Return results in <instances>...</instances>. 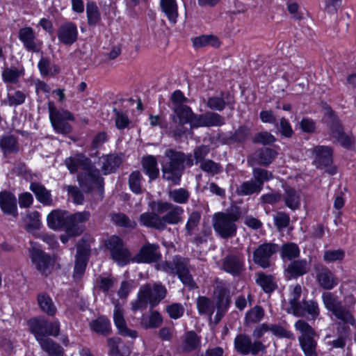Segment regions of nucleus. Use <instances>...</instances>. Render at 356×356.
Listing matches in <instances>:
<instances>
[{
	"mask_svg": "<svg viewBox=\"0 0 356 356\" xmlns=\"http://www.w3.org/2000/svg\"><path fill=\"white\" fill-rule=\"evenodd\" d=\"M222 268L232 275H238L243 268V262L239 257L229 255L224 259Z\"/></svg>",
	"mask_w": 356,
	"mask_h": 356,
	"instance_id": "obj_30",
	"label": "nucleus"
},
{
	"mask_svg": "<svg viewBox=\"0 0 356 356\" xmlns=\"http://www.w3.org/2000/svg\"><path fill=\"white\" fill-rule=\"evenodd\" d=\"M113 321L119 333L125 337L135 339L138 337L136 330L129 329L124 318L123 309L119 305H115L113 314Z\"/></svg>",
	"mask_w": 356,
	"mask_h": 356,
	"instance_id": "obj_20",
	"label": "nucleus"
},
{
	"mask_svg": "<svg viewBox=\"0 0 356 356\" xmlns=\"http://www.w3.org/2000/svg\"><path fill=\"white\" fill-rule=\"evenodd\" d=\"M120 343V339L115 338H110L108 339V345L110 348L109 355L111 356H122L118 350V346Z\"/></svg>",
	"mask_w": 356,
	"mask_h": 356,
	"instance_id": "obj_63",
	"label": "nucleus"
},
{
	"mask_svg": "<svg viewBox=\"0 0 356 356\" xmlns=\"http://www.w3.org/2000/svg\"><path fill=\"white\" fill-rule=\"evenodd\" d=\"M322 300L325 307L332 313L335 318L344 324H348L356 327V321L350 310L351 307L355 305L353 297L346 298L347 307L341 305L337 296L330 292H324L322 294Z\"/></svg>",
	"mask_w": 356,
	"mask_h": 356,
	"instance_id": "obj_3",
	"label": "nucleus"
},
{
	"mask_svg": "<svg viewBox=\"0 0 356 356\" xmlns=\"http://www.w3.org/2000/svg\"><path fill=\"white\" fill-rule=\"evenodd\" d=\"M294 327L300 334L298 341L305 355L306 356H317L315 350L316 342L314 339L316 336L314 330L302 320L296 321Z\"/></svg>",
	"mask_w": 356,
	"mask_h": 356,
	"instance_id": "obj_6",
	"label": "nucleus"
},
{
	"mask_svg": "<svg viewBox=\"0 0 356 356\" xmlns=\"http://www.w3.org/2000/svg\"><path fill=\"white\" fill-rule=\"evenodd\" d=\"M0 207L3 213L16 216L17 207L15 195L8 192L0 193Z\"/></svg>",
	"mask_w": 356,
	"mask_h": 356,
	"instance_id": "obj_24",
	"label": "nucleus"
},
{
	"mask_svg": "<svg viewBox=\"0 0 356 356\" xmlns=\"http://www.w3.org/2000/svg\"><path fill=\"white\" fill-rule=\"evenodd\" d=\"M319 285L325 289L330 290L338 284L337 277L327 268H323L316 276Z\"/></svg>",
	"mask_w": 356,
	"mask_h": 356,
	"instance_id": "obj_28",
	"label": "nucleus"
},
{
	"mask_svg": "<svg viewBox=\"0 0 356 356\" xmlns=\"http://www.w3.org/2000/svg\"><path fill=\"white\" fill-rule=\"evenodd\" d=\"M192 41L195 48H202L208 45L218 47L220 44L218 38L213 35H202L193 38Z\"/></svg>",
	"mask_w": 356,
	"mask_h": 356,
	"instance_id": "obj_33",
	"label": "nucleus"
},
{
	"mask_svg": "<svg viewBox=\"0 0 356 356\" xmlns=\"http://www.w3.org/2000/svg\"><path fill=\"white\" fill-rule=\"evenodd\" d=\"M86 13L89 25H95L100 19V14L97 6L92 2L86 5Z\"/></svg>",
	"mask_w": 356,
	"mask_h": 356,
	"instance_id": "obj_50",
	"label": "nucleus"
},
{
	"mask_svg": "<svg viewBox=\"0 0 356 356\" xmlns=\"http://www.w3.org/2000/svg\"><path fill=\"white\" fill-rule=\"evenodd\" d=\"M257 282L266 293H270L275 289V283L271 275L261 273L258 275Z\"/></svg>",
	"mask_w": 356,
	"mask_h": 356,
	"instance_id": "obj_46",
	"label": "nucleus"
},
{
	"mask_svg": "<svg viewBox=\"0 0 356 356\" xmlns=\"http://www.w3.org/2000/svg\"><path fill=\"white\" fill-rule=\"evenodd\" d=\"M115 112L116 127L119 129L127 128L130 123L128 116L125 113L117 111L116 110H115Z\"/></svg>",
	"mask_w": 356,
	"mask_h": 356,
	"instance_id": "obj_61",
	"label": "nucleus"
},
{
	"mask_svg": "<svg viewBox=\"0 0 356 356\" xmlns=\"http://www.w3.org/2000/svg\"><path fill=\"white\" fill-rule=\"evenodd\" d=\"M24 74L22 67H5L1 72L3 81L6 83H16Z\"/></svg>",
	"mask_w": 356,
	"mask_h": 356,
	"instance_id": "obj_31",
	"label": "nucleus"
},
{
	"mask_svg": "<svg viewBox=\"0 0 356 356\" xmlns=\"http://www.w3.org/2000/svg\"><path fill=\"white\" fill-rule=\"evenodd\" d=\"M16 140L12 136L3 137L0 140V147L5 152H11L15 149Z\"/></svg>",
	"mask_w": 356,
	"mask_h": 356,
	"instance_id": "obj_59",
	"label": "nucleus"
},
{
	"mask_svg": "<svg viewBox=\"0 0 356 356\" xmlns=\"http://www.w3.org/2000/svg\"><path fill=\"white\" fill-rule=\"evenodd\" d=\"M197 306L199 313L201 314H206L210 317L213 314L215 310V305L213 302L204 296L199 297L197 300Z\"/></svg>",
	"mask_w": 356,
	"mask_h": 356,
	"instance_id": "obj_43",
	"label": "nucleus"
},
{
	"mask_svg": "<svg viewBox=\"0 0 356 356\" xmlns=\"http://www.w3.org/2000/svg\"><path fill=\"white\" fill-rule=\"evenodd\" d=\"M19 39L29 51H38L41 47V42L35 40L34 31L31 27L21 29L19 31Z\"/></svg>",
	"mask_w": 356,
	"mask_h": 356,
	"instance_id": "obj_21",
	"label": "nucleus"
},
{
	"mask_svg": "<svg viewBox=\"0 0 356 356\" xmlns=\"http://www.w3.org/2000/svg\"><path fill=\"white\" fill-rule=\"evenodd\" d=\"M345 252L341 249L327 250L323 254V261L327 264L339 262L343 259Z\"/></svg>",
	"mask_w": 356,
	"mask_h": 356,
	"instance_id": "obj_47",
	"label": "nucleus"
},
{
	"mask_svg": "<svg viewBox=\"0 0 356 356\" xmlns=\"http://www.w3.org/2000/svg\"><path fill=\"white\" fill-rule=\"evenodd\" d=\"M66 212L63 210L55 209L51 211L47 217L48 227L54 230L61 228L65 224L67 225Z\"/></svg>",
	"mask_w": 356,
	"mask_h": 356,
	"instance_id": "obj_27",
	"label": "nucleus"
},
{
	"mask_svg": "<svg viewBox=\"0 0 356 356\" xmlns=\"http://www.w3.org/2000/svg\"><path fill=\"white\" fill-rule=\"evenodd\" d=\"M30 190L35 194L36 199L44 205L50 206L53 200L49 191L38 183H31Z\"/></svg>",
	"mask_w": 356,
	"mask_h": 356,
	"instance_id": "obj_29",
	"label": "nucleus"
},
{
	"mask_svg": "<svg viewBox=\"0 0 356 356\" xmlns=\"http://www.w3.org/2000/svg\"><path fill=\"white\" fill-rule=\"evenodd\" d=\"M165 294L166 289L163 286L159 284H154L152 286L147 284L140 289L137 300L132 303V309H145L147 304L154 307L164 298Z\"/></svg>",
	"mask_w": 356,
	"mask_h": 356,
	"instance_id": "obj_4",
	"label": "nucleus"
},
{
	"mask_svg": "<svg viewBox=\"0 0 356 356\" xmlns=\"http://www.w3.org/2000/svg\"><path fill=\"white\" fill-rule=\"evenodd\" d=\"M166 311L170 318L177 319L183 316L185 309L180 303H172L167 307Z\"/></svg>",
	"mask_w": 356,
	"mask_h": 356,
	"instance_id": "obj_57",
	"label": "nucleus"
},
{
	"mask_svg": "<svg viewBox=\"0 0 356 356\" xmlns=\"http://www.w3.org/2000/svg\"><path fill=\"white\" fill-rule=\"evenodd\" d=\"M121 158L115 155L102 157V171L104 175L112 173L121 163Z\"/></svg>",
	"mask_w": 356,
	"mask_h": 356,
	"instance_id": "obj_38",
	"label": "nucleus"
},
{
	"mask_svg": "<svg viewBox=\"0 0 356 356\" xmlns=\"http://www.w3.org/2000/svg\"><path fill=\"white\" fill-rule=\"evenodd\" d=\"M159 257L158 245L147 244L141 248L136 260L138 262L149 263L156 261Z\"/></svg>",
	"mask_w": 356,
	"mask_h": 356,
	"instance_id": "obj_26",
	"label": "nucleus"
},
{
	"mask_svg": "<svg viewBox=\"0 0 356 356\" xmlns=\"http://www.w3.org/2000/svg\"><path fill=\"white\" fill-rule=\"evenodd\" d=\"M29 257L38 270L44 275L50 273L53 266V260L41 250L38 244L31 243Z\"/></svg>",
	"mask_w": 356,
	"mask_h": 356,
	"instance_id": "obj_9",
	"label": "nucleus"
},
{
	"mask_svg": "<svg viewBox=\"0 0 356 356\" xmlns=\"http://www.w3.org/2000/svg\"><path fill=\"white\" fill-rule=\"evenodd\" d=\"M289 290L288 298L283 302V307L289 314L298 317L304 316L305 311L299 301L302 293L301 286L296 284L290 287Z\"/></svg>",
	"mask_w": 356,
	"mask_h": 356,
	"instance_id": "obj_10",
	"label": "nucleus"
},
{
	"mask_svg": "<svg viewBox=\"0 0 356 356\" xmlns=\"http://www.w3.org/2000/svg\"><path fill=\"white\" fill-rule=\"evenodd\" d=\"M140 180L141 175L138 171L132 172L129 177V184L130 189L136 194L140 193L142 191Z\"/></svg>",
	"mask_w": 356,
	"mask_h": 356,
	"instance_id": "obj_56",
	"label": "nucleus"
},
{
	"mask_svg": "<svg viewBox=\"0 0 356 356\" xmlns=\"http://www.w3.org/2000/svg\"><path fill=\"white\" fill-rule=\"evenodd\" d=\"M90 326L91 329L95 332L103 334H108L111 329V323L109 320L104 316L99 317L97 319L92 321L90 323Z\"/></svg>",
	"mask_w": 356,
	"mask_h": 356,
	"instance_id": "obj_42",
	"label": "nucleus"
},
{
	"mask_svg": "<svg viewBox=\"0 0 356 356\" xmlns=\"http://www.w3.org/2000/svg\"><path fill=\"white\" fill-rule=\"evenodd\" d=\"M24 221L26 222L25 229L28 232L34 233L40 227V214L38 211L30 212L26 215Z\"/></svg>",
	"mask_w": 356,
	"mask_h": 356,
	"instance_id": "obj_39",
	"label": "nucleus"
},
{
	"mask_svg": "<svg viewBox=\"0 0 356 356\" xmlns=\"http://www.w3.org/2000/svg\"><path fill=\"white\" fill-rule=\"evenodd\" d=\"M40 345L42 349L51 356H63V348L49 338L41 341Z\"/></svg>",
	"mask_w": 356,
	"mask_h": 356,
	"instance_id": "obj_41",
	"label": "nucleus"
},
{
	"mask_svg": "<svg viewBox=\"0 0 356 356\" xmlns=\"http://www.w3.org/2000/svg\"><path fill=\"white\" fill-rule=\"evenodd\" d=\"M238 219V213H216L213 216V229L223 238L233 237L236 232V222Z\"/></svg>",
	"mask_w": 356,
	"mask_h": 356,
	"instance_id": "obj_5",
	"label": "nucleus"
},
{
	"mask_svg": "<svg viewBox=\"0 0 356 356\" xmlns=\"http://www.w3.org/2000/svg\"><path fill=\"white\" fill-rule=\"evenodd\" d=\"M112 221L117 225L126 227V228H134L136 225L135 221L131 220L124 213H113L111 215Z\"/></svg>",
	"mask_w": 356,
	"mask_h": 356,
	"instance_id": "obj_49",
	"label": "nucleus"
},
{
	"mask_svg": "<svg viewBox=\"0 0 356 356\" xmlns=\"http://www.w3.org/2000/svg\"><path fill=\"white\" fill-rule=\"evenodd\" d=\"M175 113L177 117L179 118V122L181 124L188 123L191 118L193 113L191 109L184 105H178L173 106Z\"/></svg>",
	"mask_w": 356,
	"mask_h": 356,
	"instance_id": "obj_45",
	"label": "nucleus"
},
{
	"mask_svg": "<svg viewBox=\"0 0 356 356\" xmlns=\"http://www.w3.org/2000/svg\"><path fill=\"white\" fill-rule=\"evenodd\" d=\"M69 196L72 198L73 202L76 204H81L83 202V195L76 186H67Z\"/></svg>",
	"mask_w": 356,
	"mask_h": 356,
	"instance_id": "obj_62",
	"label": "nucleus"
},
{
	"mask_svg": "<svg viewBox=\"0 0 356 356\" xmlns=\"http://www.w3.org/2000/svg\"><path fill=\"white\" fill-rule=\"evenodd\" d=\"M90 248L85 243L83 245H79L77 247V253L76 256V262L74 270L73 277L75 280H79L83 275L87 261L88 259Z\"/></svg>",
	"mask_w": 356,
	"mask_h": 356,
	"instance_id": "obj_18",
	"label": "nucleus"
},
{
	"mask_svg": "<svg viewBox=\"0 0 356 356\" xmlns=\"http://www.w3.org/2000/svg\"><path fill=\"white\" fill-rule=\"evenodd\" d=\"M38 302L40 308L49 316H54L56 313V307L52 299L46 293H40L38 296Z\"/></svg>",
	"mask_w": 356,
	"mask_h": 356,
	"instance_id": "obj_36",
	"label": "nucleus"
},
{
	"mask_svg": "<svg viewBox=\"0 0 356 356\" xmlns=\"http://www.w3.org/2000/svg\"><path fill=\"white\" fill-rule=\"evenodd\" d=\"M277 246L272 243H264L254 252V261L262 268L270 266L269 259L277 251Z\"/></svg>",
	"mask_w": 356,
	"mask_h": 356,
	"instance_id": "obj_17",
	"label": "nucleus"
},
{
	"mask_svg": "<svg viewBox=\"0 0 356 356\" xmlns=\"http://www.w3.org/2000/svg\"><path fill=\"white\" fill-rule=\"evenodd\" d=\"M169 197L179 204H184L189 197L188 192L184 188H178L169 192Z\"/></svg>",
	"mask_w": 356,
	"mask_h": 356,
	"instance_id": "obj_54",
	"label": "nucleus"
},
{
	"mask_svg": "<svg viewBox=\"0 0 356 356\" xmlns=\"http://www.w3.org/2000/svg\"><path fill=\"white\" fill-rule=\"evenodd\" d=\"M143 166L145 173L151 179L157 177L159 175V168H157V162L154 156H148L143 159Z\"/></svg>",
	"mask_w": 356,
	"mask_h": 356,
	"instance_id": "obj_40",
	"label": "nucleus"
},
{
	"mask_svg": "<svg viewBox=\"0 0 356 356\" xmlns=\"http://www.w3.org/2000/svg\"><path fill=\"white\" fill-rule=\"evenodd\" d=\"M161 6L169 21L173 24L176 23L178 16L176 0H161Z\"/></svg>",
	"mask_w": 356,
	"mask_h": 356,
	"instance_id": "obj_34",
	"label": "nucleus"
},
{
	"mask_svg": "<svg viewBox=\"0 0 356 356\" xmlns=\"http://www.w3.org/2000/svg\"><path fill=\"white\" fill-rule=\"evenodd\" d=\"M49 119L54 130L60 134H68L71 126L67 121H73V115L67 110H58L51 103L49 104Z\"/></svg>",
	"mask_w": 356,
	"mask_h": 356,
	"instance_id": "obj_7",
	"label": "nucleus"
},
{
	"mask_svg": "<svg viewBox=\"0 0 356 356\" xmlns=\"http://www.w3.org/2000/svg\"><path fill=\"white\" fill-rule=\"evenodd\" d=\"M275 140V137L268 132L259 133L255 138L254 141L264 145L270 144Z\"/></svg>",
	"mask_w": 356,
	"mask_h": 356,
	"instance_id": "obj_64",
	"label": "nucleus"
},
{
	"mask_svg": "<svg viewBox=\"0 0 356 356\" xmlns=\"http://www.w3.org/2000/svg\"><path fill=\"white\" fill-rule=\"evenodd\" d=\"M200 168L211 175L218 174L222 170V167L219 164L213 162L211 160L202 161L200 164Z\"/></svg>",
	"mask_w": 356,
	"mask_h": 356,
	"instance_id": "obj_55",
	"label": "nucleus"
},
{
	"mask_svg": "<svg viewBox=\"0 0 356 356\" xmlns=\"http://www.w3.org/2000/svg\"><path fill=\"white\" fill-rule=\"evenodd\" d=\"M162 323V317L157 312H152L149 316H143L141 325L145 328H154Z\"/></svg>",
	"mask_w": 356,
	"mask_h": 356,
	"instance_id": "obj_44",
	"label": "nucleus"
},
{
	"mask_svg": "<svg viewBox=\"0 0 356 356\" xmlns=\"http://www.w3.org/2000/svg\"><path fill=\"white\" fill-rule=\"evenodd\" d=\"M156 210L159 213L167 212L165 216L161 217L163 229H165L167 224L175 225L179 223L184 213V209L181 207L165 202H158L156 203Z\"/></svg>",
	"mask_w": 356,
	"mask_h": 356,
	"instance_id": "obj_11",
	"label": "nucleus"
},
{
	"mask_svg": "<svg viewBox=\"0 0 356 356\" xmlns=\"http://www.w3.org/2000/svg\"><path fill=\"white\" fill-rule=\"evenodd\" d=\"M28 325L30 331L35 335L36 340L40 343L41 341L46 339V329L47 327V322L44 319L32 318L29 321Z\"/></svg>",
	"mask_w": 356,
	"mask_h": 356,
	"instance_id": "obj_25",
	"label": "nucleus"
},
{
	"mask_svg": "<svg viewBox=\"0 0 356 356\" xmlns=\"http://www.w3.org/2000/svg\"><path fill=\"white\" fill-rule=\"evenodd\" d=\"M204 127L220 126L224 124V119L219 114L208 113L203 115Z\"/></svg>",
	"mask_w": 356,
	"mask_h": 356,
	"instance_id": "obj_52",
	"label": "nucleus"
},
{
	"mask_svg": "<svg viewBox=\"0 0 356 356\" xmlns=\"http://www.w3.org/2000/svg\"><path fill=\"white\" fill-rule=\"evenodd\" d=\"M310 264L305 259L296 260L290 263L285 270L288 279L296 278L309 272Z\"/></svg>",
	"mask_w": 356,
	"mask_h": 356,
	"instance_id": "obj_22",
	"label": "nucleus"
},
{
	"mask_svg": "<svg viewBox=\"0 0 356 356\" xmlns=\"http://www.w3.org/2000/svg\"><path fill=\"white\" fill-rule=\"evenodd\" d=\"M277 153L275 150L270 148H264L255 152L253 159L258 164L268 165L276 156Z\"/></svg>",
	"mask_w": 356,
	"mask_h": 356,
	"instance_id": "obj_35",
	"label": "nucleus"
},
{
	"mask_svg": "<svg viewBox=\"0 0 356 356\" xmlns=\"http://www.w3.org/2000/svg\"><path fill=\"white\" fill-rule=\"evenodd\" d=\"M234 346L238 353L244 355H257L264 349L262 343L257 341L252 343L251 339L244 334H239L235 338Z\"/></svg>",
	"mask_w": 356,
	"mask_h": 356,
	"instance_id": "obj_14",
	"label": "nucleus"
},
{
	"mask_svg": "<svg viewBox=\"0 0 356 356\" xmlns=\"http://www.w3.org/2000/svg\"><path fill=\"white\" fill-rule=\"evenodd\" d=\"M193 164L191 155L186 156L184 154L173 150H168L162 161V170L163 178L179 184L181 172L184 167H191Z\"/></svg>",
	"mask_w": 356,
	"mask_h": 356,
	"instance_id": "obj_2",
	"label": "nucleus"
},
{
	"mask_svg": "<svg viewBox=\"0 0 356 356\" xmlns=\"http://www.w3.org/2000/svg\"><path fill=\"white\" fill-rule=\"evenodd\" d=\"M252 175L254 180L261 184V188H263L264 182L268 181L273 179V174L264 169L259 168H255L252 170Z\"/></svg>",
	"mask_w": 356,
	"mask_h": 356,
	"instance_id": "obj_53",
	"label": "nucleus"
},
{
	"mask_svg": "<svg viewBox=\"0 0 356 356\" xmlns=\"http://www.w3.org/2000/svg\"><path fill=\"white\" fill-rule=\"evenodd\" d=\"M314 163L317 168L325 169L330 174L335 173V168H330L332 163V151L331 148L326 146H318L314 148Z\"/></svg>",
	"mask_w": 356,
	"mask_h": 356,
	"instance_id": "obj_13",
	"label": "nucleus"
},
{
	"mask_svg": "<svg viewBox=\"0 0 356 356\" xmlns=\"http://www.w3.org/2000/svg\"><path fill=\"white\" fill-rule=\"evenodd\" d=\"M302 307L305 309V314L307 313L309 315L312 316L313 318H316L319 314V308L317 302L309 300L304 301L301 303Z\"/></svg>",
	"mask_w": 356,
	"mask_h": 356,
	"instance_id": "obj_60",
	"label": "nucleus"
},
{
	"mask_svg": "<svg viewBox=\"0 0 356 356\" xmlns=\"http://www.w3.org/2000/svg\"><path fill=\"white\" fill-rule=\"evenodd\" d=\"M106 248L110 251L113 260L120 266H124L130 261V253L124 247L122 240L113 235L105 241Z\"/></svg>",
	"mask_w": 356,
	"mask_h": 356,
	"instance_id": "obj_8",
	"label": "nucleus"
},
{
	"mask_svg": "<svg viewBox=\"0 0 356 356\" xmlns=\"http://www.w3.org/2000/svg\"><path fill=\"white\" fill-rule=\"evenodd\" d=\"M57 35L60 42L67 45L73 44L78 36L76 25L71 22L61 24L58 28Z\"/></svg>",
	"mask_w": 356,
	"mask_h": 356,
	"instance_id": "obj_19",
	"label": "nucleus"
},
{
	"mask_svg": "<svg viewBox=\"0 0 356 356\" xmlns=\"http://www.w3.org/2000/svg\"><path fill=\"white\" fill-rule=\"evenodd\" d=\"M300 250L298 245L293 243L283 245L281 249V256L283 259H291L298 257Z\"/></svg>",
	"mask_w": 356,
	"mask_h": 356,
	"instance_id": "obj_48",
	"label": "nucleus"
},
{
	"mask_svg": "<svg viewBox=\"0 0 356 356\" xmlns=\"http://www.w3.org/2000/svg\"><path fill=\"white\" fill-rule=\"evenodd\" d=\"M325 115L332 123L331 129L333 137L335 138L342 146L346 148L351 147L353 145V140L351 137L343 133L338 119L332 111L330 108H326Z\"/></svg>",
	"mask_w": 356,
	"mask_h": 356,
	"instance_id": "obj_15",
	"label": "nucleus"
},
{
	"mask_svg": "<svg viewBox=\"0 0 356 356\" xmlns=\"http://www.w3.org/2000/svg\"><path fill=\"white\" fill-rule=\"evenodd\" d=\"M282 199L288 208L292 210H296L299 209L301 205V192L290 186H286L284 188V193Z\"/></svg>",
	"mask_w": 356,
	"mask_h": 356,
	"instance_id": "obj_23",
	"label": "nucleus"
},
{
	"mask_svg": "<svg viewBox=\"0 0 356 356\" xmlns=\"http://www.w3.org/2000/svg\"><path fill=\"white\" fill-rule=\"evenodd\" d=\"M264 315V312L262 308L256 306L246 313L245 323L247 324L258 323L263 318Z\"/></svg>",
	"mask_w": 356,
	"mask_h": 356,
	"instance_id": "obj_51",
	"label": "nucleus"
},
{
	"mask_svg": "<svg viewBox=\"0 0 356 356\" xmlns=\"http://www.w3.org/2000/svg\"><path fill=\"white\" fill-rule=\"evenodd\" d=\"M184 341L185 348L188 350L195 349L200 343L199 337L193 332H189L186 334Z\"/></svg>",
	"mask_w": 356,
	"mask_h": 356,
	"instance_id": "obj_58",
	"label": "nucleus"
},
{
	"mask_svg": "<svg viewBox=\"0 0 356 356\" xmlns=\"http://www.w3.org/2000/svg\"><path fill=\"white\" fill-rule=\"evenodd\" d=\"M65 163L71 173L81 172L78 180L83 190L102 191L103 179L99 176V171L91 165L89 159L84 155L78 154L71 156L65 159Z\"/></svg>",
	"mask_w": 356,
	"mask_h": 356,
	"instance_id": "obj_1",
	"label": "nucleus"
},
{
	"mask_svg": "<svg viewBox=\"0 0 356 356\" xmlns=\"http://www.w3.org/2000/svg\"><path fill=\"white\" fill-rule=\"evenodd\" d=\"M140 222L141 225L147 227L163 229L161 217L154 213L147 212L141 214L140 216Z\"/></svg>",
	"mask_w": 356,
	"mask_h": 356,
	"instance_id": "obj_32",
	"label": "nucleus"
},
{
	"mask_svg": "<svg viewBox=\"0 0 356 356\" xmlns=\"http://www.w3.org/2000/svg\"><path fill=\"white\" fill-rule=\"evenodd\" d=\"M165 270L172 273L177 274L185 286L191 289L195 286V282L188 272L186 261L185 259L178 257L175 258L172 263L165 264Z\"/></svg>",
	"mask_w": 356,
	"mask_h": 356,
	"instance_id": "obj_12",
	"label": "nucleus"
},
{
	"mask_svg": "<svg viewBox=\"0 0 356 356\" xmlns=\"http://www.w3.org/2000/svg\"><path fill=\"white\" fill-rule=\"evenodd\" d=\"M90 214L88 211L75 213L67 217V234L79 236L83 232V223L89 220Z\"/></svg>",
	"mask_w": 356,
	"mask_h": 356,
	"instance_id": "obj_16",
	"label": "nucleus"
},
{
	"mask_svg": "<svg viewBox=\"0 0 356 356\" xmlns=\"http://www.w3.org/2000/svg\"><path fill=\"white\" fill-rule=\"evenodd\" d=\"M261 190V184L257 183L255 180H250L243 182L238 187L236 192L241 195H249L253 193H259Z\"/></svg>",
	"mask_w": 356,
	"mask_h": 356,
	"instance_id": "obj_37",
	"label": "nucleus"
}]
</instances>
